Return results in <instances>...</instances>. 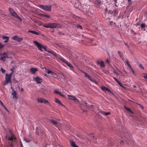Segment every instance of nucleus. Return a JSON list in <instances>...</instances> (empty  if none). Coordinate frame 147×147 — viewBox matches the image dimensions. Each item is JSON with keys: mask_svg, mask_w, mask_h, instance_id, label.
<instances>
[{"mask_svg": "<svg viewBox=\"0 0 147 147\" xmlns=\"http://www.w3.org/2000/svg\"><path fill=\"white\" fill-rule=\"evenodd\" d=\"M33 43L37 47L38 49L40 51H42V49L43 45L39 43L36 41H34Z\"/></svg>", "mask_w": 147, "mask_h": 147, "instance_id": "nucleus-8", "label": "nucleus"}, {"mask_svg": "<svg viewBox=\"0 0 147 147\" xmlns=\"http://www.w3.org/2000/svg\"><path fill=\"white\" fill-rule=\"evenodd\" d=\"M8 139L9 140L12 141L13 140V138L12 137L9 136L8 138Z\"/></svg>", "mask_w": 147, "mask_h": 147, "instance_id": "nucleus-36", "label": "nucleus"}, {"mask_svg": "<svg viewBox=\"0 0 147 147\" xmlns=\"http://www.w3.org/2000/svg\"><path fill=\"white\" fill-rule=\"evenodd\" d=\"M100 63L99 61H97V65H98L99 64H100Z\"/></svg>", "mask_w": 147, "mask_h": 147, "instance_id": "nucleus-55", "label": "nucleus"}, {"mask_svg": "<svg viewBox=\"0 0 147 147\" xmlns=\"http://www.w3.org/2000/svg\"><path fill=\"white\" fill-rule=\"evenodd\" d=\"M114 12L115 15H117L118 14V10L117 9L115 8L113 10V12Z\"/></svg>", "mask_w": 147, "mask_h": 147, "instance_id": "nucleus-30", "label": "nucleus"}, {"mask_svg": "<svg viewBox=\"0 0 147 147\" xmlns=\"http://www.w3.org/2000/svg\"><path fill=\"white\" fill-rule=\"evenodd\" d=\"M44 75L46 77H47L48 75L46 74H45Z\"/></svg>", "mask_w": 147, "mask_h": 147, "instance_id": "nucleus-59", "label": "nucleus"}, {"mask_svg": "<svg viewBox=\"0 0 147 147\" xmlns=\"http://www.w3.org/2000/svg\"><path fill=\"white\" fill-rule=\"evenodd\" d=\"M24 140L25 141H26V142H29V141H27V139H26V138H24Z\"/></svg>", "mask_w": 147, "mask_h": 147, "instance_id": "nucleus-53", "label": "nucleus"}, {"mask_svg": "<svg viewBox=\"0 0 147 147\" xmlns=\"http://www.w3.org/2000/svg\"><path fill=\"white\" fill-rule=\"evenodd\" d=\"M10 14L12 16L15 17L16 18L20 20L21 18L20 17L17 15L16 13L14 11L13 9L11 8H9L8 9Z\"/></svg>", "mask_w": 147, "mask_h": 147, "instance_id": "nucleus-3", "label": "nucleus"}, {"mask_svg": "<svg viewBox=\"0 0 147 147\" xmlns=\"http://www.w3.org/2000/svg\"><path fill=\"white\" fill-rule=\"evenodd\" d=\"M109 12L110 13H113V11H111V10H109Z\"/></svg>", "mask_w": 147, "mask_h": 147, "instance_id": "nucleus-52", "label": "nucleus"}, {"mask_svg": "<svg viewBox=\"0 0 147 147\" xmlns=\"http://www.w3.org/2000/svg\"><path fill=\"white\" fill-rule=\"evenodd\" d=\"M37 70V68H31L30 69V71L32 74H34Z\"/></svg>", "mask_w": 147, "mask_h": 147, "instance_id": "nucleus-15", "label": "nucleus"}, {"mask_svg": "<svg viewBox=\"0 0 147 147\" xmlns=\"http://www.w3.org/2000/svg\"><path fill=\"white\" fill-rule=\"evenodd\" d=\"M109 24L110 25H113L114 26H115L116 25V24L115 23L113 22V21H110L109 22Z\"/></svg>", "mask_w": 147, "mask_h": 147, "instance_id": "nucleus-26", "label": "nucleus"}, {"mask_svg": "<svg viewBox=\"0 0 147 147\" xmlns=\"http://www.w3.org/2000/svg\"><path fill=\"white\" fill-rule=\"evenodd\" d=\"M45 70H47L45 72L48 74H51V75L53 76V77L59 80H60V79L59 77L55 73L49 69H47L46 67L44 68Z\"/></svg>", "mask_w": 147, "mask_h": 147, "instance_id": "nucleus-4", "label": "nucleus"}, {"mask_svg": "<svg viewBox=\"0 0 147 147\" xmlns=\"http://www.w3.org/2000/svg\"><path fill=\"white\" fill-rule=\"evenodd\" d=\"M117 0H114V1L115 2V3H117Z\"/></svg>", "mask_w": 147, "mask_h": 147, "instance_id": "nucleus-58", "label": "nucleus"}, {"mask_svg": "<svg viewBox=\"0 0 147 147\" xmlns=\"http://www.w3.org/2000/svg\"><path fill=\"white\" fill-rule=\"evenodd\" d=\"M37 100L38 102H40L41 103L44 102L45 104H46L47 103H49V102L47 100H45L42 98H38L37 99Z\"/></svg>", "mask_w": 147, "mask_h": 147, "instance_id": "nucleus-10", "label": "nucleus"}, {"mask_svg": "<svg viewBox=\"0 0 147 147\" xmlns=\"http://www.w3.org/2000/svg\"><path fill=\"white\" fill-rule=\"evenodd\" d=\"M70 145L72 147H79L78 146L76 145L75 142L73 141L70 142Z\"/></svg>", "mask_w": 147, "mask_h": 147, "instance_id": "nucleus-17", "label": "nucleus"}, {"mask_svg": "<svg viewBox=\"0 0 147 147\" xmlns=\"http://www.w3.org/2000/svg\"><path fill=\"white\" fill-rule=\"evenodd\" d=\"M1 70L2 72L3 73H4L5 72V70L3 69L2 67L1 68Z\"/></svg>", "mask_w": 147, "mask_h": 147, "instance_id": "nucleus-38", "label": "nucleus"}, {"mask_svg": "<svg viewBox=\"0 0 147 147\" xmlns=\"http://www.w3.org/2000/svg\"><path fill=\"white\" fill-rule=\"evenodd\" d=\"M116 82L118 84H119L121 87H123V88H125V87L123 86V85L121 83V82L120 81H119L118 80Z\"/></svg>", "mask_w": 147, "mask_h": 147, "instance_id": "nucleus-24", "label": "nucleus"}, {"mask_svg": "<svg viewBox=\"0 0 147 147\" xmlns=\"http://www.w3.org/2000/svg\"><path fill=\"white\" fill-rule=\"evenodd\" d=\"M101 113L103 114L104 115H107L110 113V112H108L107 113L105 112L104 111H102L100 112Z\"/></svg>", "mask_w": 147, "mask_h": 147, "instance_id": "nucleus-28", "label": "nucleus"}, {"mask_svg": "<svg viewBox=\"0 0 147 147\" xmlns=\"http://www.w3.org/2000/svg\"><path fill=\"white\" fill-rule=\"evenodd\" d=\"M81 72L84 74L85 77L87 78L89 80L93 82H96L94 79L92 77H91L89 74L84 71H82Z\"/></svg>", "mask_w": 147, "mask_h": 147, "instance_id": "nucleus-6", "label": "nucleus"}, {"mask_svg": "<svg viewBox=\"0 0 147 147\" xmlns=\"http://www.w3.org/2000/svg\"><path fill=\"white\" fill-rule=\"evenodd\" d=\"M67 96L69 97H72V98H69V99L70 100H72L74 101H78V99L75 97V96H73L72 95H67Z\"/></svg>", "mask_w": 147, "mask_h": 147, "instance_id": "nucleus-14", "label": "nucleus"}, {"mask_svg": "<svg viewBox=\"0 0 147 147\" xmlns=\"http://www.w3.org/2000/svg\"><path fill=\"white\" fill-rule=\"evenodd\" d=\"M100 67H104L105 66V64L104 63V62L102 61H101L100 63Z\"/></svg>", "mask_w": 147, "mask_h": 147, "instance_id": "nucleus-27", "label": "nucleus"}, {"mask_svg": "<svg viewBox=\"0 0 147 147\" xmlns=\"http://www.w3.org/2000/svg\"><path fill=\"white\" fill-rule=\"evenodd\" d=\"M105 89H106L105 90V91H109V92H111V91L109 89H108V88H105Z\"/></svg>", "mask_w": 147, "mask_h": 147, "instance_id": "nucleus-44", "label": "nucleus"}, {"mask_svg": "<svg viewBox=\"0 0 147 147\" xmlns=\"http://www.w3.org/2000/svg\"><path fill=\"white\" fill-rule=\"evenodd\" d=\"M143 77L145 79H147V74H145V75Z\"/></svg>", "mask_w": 147, "mask_h": 147, "instance_id": "nucleus-42", "label": "nucleus"}, {"mask_svg": "<svg viewBox=\"0 0 147 147\" xmlns=\"http://www.w3.org/2000/svg\"><path fill=\"white\" fill-rule=\"evenodd\" d=\"M24 90V89L23 88H22L21 89V90H20V91L21 92H23Z\"/></svg>", "mask_w": 147, "mask_h": 147, "instance_id": "nucleus-54", "label": "nucleus"}, {"mask_svg": "<svg viewBox=\"0 0 147 147\" xmlns=\"http://www.w3.org/2000/svg\"><path fill=\"white\" fill-rule=\"evenodd\" d=\"M2 38L3 39H4V40L5 39V40L9 39V37H8L7 36H2Z\"/></svg>", "mask_w": 147, "mask_h": 147, "instance_id": "nucleus-34", "label": "nucleus"}, {"mask_svg": "<svg viewBox=\"0 0 147 147\" xmlns=\"http://www.w3.org/2000/svg\"><path fill=\"white\" fill-rule=\"evenodd\" d=\"M146 26V25L144 23H142L140 25V26L141 28L142 29L144 28Z\"/></svg>", "mask_w": 147, "mask_h": 147, "instance_id": "nucleus-29", "label": "nucleus"}, {"mask_svg": "<svg viewBox=\"0 0 147 147\" xmlns=\"http://www.w3.org/2000/svg\"><path fill=\"white\" fill-rule=\"evenodd\" d=\"M5 110L8 112H9V111L8 110V109L5 106V107H4Z\"/></svg>", "mask_w": 147, "mask_h": 147, "instance_id": "nucleus-45", "label": "nucleus"}, {"mask_svg": "<svg viewBox=\"0 0 147 147\" xmlns=\"http://www.w3.org/2000/svg\"><path fill=\"white\" fill-rule=\"evenodd\" d=\"M75 27L76 28H80L81 30L82 29V26L78 24L76 25Z\"/></svg>", "mask_w": 147, "mask_h": 147, "instance_id": "nucleus-22", "label": "nucleus"}, {"mask_svg": "<svg viewBox=\"0 0 147 147\" xmlns=\"http://www.w3.org/2000/svg\"><path fill=\"white\" fill-rule=\"evenodd\" d=\"M106 62L107 63H109V60L108 59H107L106 60Z\"/></svg>", "mask_w": 147, "mask_h": 147, "instance_id": "nucleus-51", "label": "nucleus"}, {"mask_svg": "<svg viewBox=\"0 0 147 147\" xmlns=\"http://www.w3.org/2000/svg\"><path fill=\"white\" fill-rule=\"evenodd\" d=\"M133 86L134 88H135L136 87V86Z\"/></svg>", "mask_w": 147, "mask_h": 147, "instance_id": "nucleus-64", "label": "nucleus"}, {"mask_svg": "<svg viewBox=\"0 0 147 147\" xmlns=\"http://www.w3.org/2000/svg\"><path fill=\"white\" fill-rule=\"evenodd\" d=\"M47 46L45 45H43L42 48L44 49L47 52V51H49V50L47 49Z\"/></svg>", "mask_w": 147, "mask_h": 147, "instance_id": "nucleus-31", "label": "nucleus"}, {"mask_svg": "<svg viewBox=\"0 0 147 147\" xmlns=\"http://www.w3.org/2000/svg\"><path fill=\"white\" fill-rule=\"evenodd\" d=\"M61 75L62 76H63V77H64V74H63V73H61Z\"/></svg>", "mask_w": 147, "mask_h": 147, "instance_id": "nucleus-57", "label": "nucleus"}, {"mask_svg": "<svg viewBox=\"0 0 147 147\" xmlns=\"http://www.w3.org/2000/svg\"><path fill=\"white\" fill-rule=\"evenodd\" d=\"M38 7L46 11H50L51 10V5H39Z\"/></svg>", "mask_w": 147, "mask_h": 147, "instance_id": "nucleus-2", "label": "nucleus"}, {"mask_svg": "<svg viewBox=\"0 0 147 147\" xmlns=\"http://www.w3.org/2000/svg\"><path fill=\"white\" fill-rule=\"evenodd\" d=\"M118 54H119L120 57L122 59V60L123 61L124 58L123 57V55L122 53H121L120 51H118Z\"/></svg>", "mask_w": 147, "mask_h": 147, "instance_id": "nucleus-19", "label": "nucleus"}, {"mask_svg": "<svg viewBox=\"0 0 147 147\" xmlns=\"http://www.w3.org/2000/svg\"><path fill=\"white\" fill-rule=\"evenodd\" d=\"M55 102L56 103H58V104L60 105H62V103H61V102L57 98H55Z\"/></svg>", "mask_w": 147, "mask_h": 147, "instance_id": "nucleus-21", "label": "nucleus"}, {"mask_svg": "<svg viewBox=\"0 0 147 147\" xmlns=\"http://www.w3.org/2000/svg\"><path fill=\"white\" fill-rule=\"evenodd\" d=\"M43 26L45 28H59L60 27V25L56 23H45L43 25Z\"/></svg>", "mask_w": 147, "mask_h": 147, "instance_id": "nucleus-1", "label": "nucleus"}, {"mask_svg": "<svg viewBox=\"0 0 147 147\" xmlns=\"http://www.w3.org/2000/svg\"><path fill=\"white\" fill-rule=\"evenodd\" d=\"M21 146L22 147H23V145H22V143H21Z\"/></svg>", "mask_w": 147, "mask_h": 147, "instance_id": "nucleus-62", "label": "nucleus"}, {"mask_svg": "<svg viewBox=\"0 0 147 147\" xmlns=\"http://www.w3.org/2000/svg\"><path fill=\"white\" fill-rule=\"evenodd\" d=\"M138 66L140 67V68L143 69V70H144V69L141 63H139L138 64Z\"/></svg>", "mask_w": 147, "mask_h": 147, "instance_id": "nucleus-33", "label": "nucleus"}, {"mask_svg": "<svg viewBox=\"0 0 147 147\" xmlns=\"http://www.w3.org/2000/svg\"><path fill=\"white\" fill-rule=\"evenodd\" d=\"M130 68L131 69V71L132 72V73L134 74H135V72L132 69V68L131 67V68Z\"/></svg>", "mask_w": 147, "mask_h": 147, "instance_id": "nucleus-41", "label": "nucleus"}, {"mask_svg": "<svg viewBox=\"0 0 147 147\" xmlns=\"http://www.w3.org/2000/svg\"><path fill=\"white\" fill-rule=\"evenodd\" d=\"M40 16H41L47 18H49L50 17V16L48 15L43 14H40Z\"/></svg>", "mask_w": 147, "mask_h": 147, "instance_id": "nucleus-18", "label": "nucleus"}, {"mask_svg": "<svg viewBox=\"0 0 147 147\" xmlns=\"http://www.w3.org/2000/svg\"><path fill=\"white\" fill-rule=\"evenodd\" d=\"M113 78L116 82L118 80L116 78L114 77Z\"/></svg>", "mask_w": 147, "mask_h": 147, "instance_id": "nucleus-50", "label": "nucleus"}, {"mask_svg": "<svg viewBox=\"0 0 147 147\" xmlns=\"http://www.w3.org/2000/svg\"><path fill=\"white\" fill-rule=\"evenodd\" d=\"M124 44L127 47V48H129V46L128 45L127 43H126L125 42H124Z\"/></svg>", "mask_w": 147, "mask_h": 147, "instance_id": "nucleus-39", "label": "nucleus"}, {"mask_svg": "<svg viewBox=\"0 0 147 147\" xmlns=\"http://www.w3.org/2000/svg\"><path fill=\"white\" fill-rule=\"evenodd\" d=\"M4 47V46L2 45H0V49L1 48H2L3 47Z\"/></svg>", "mask_w": 147, "mask_h": 147, "instance_id": "nucleus-47", "label": "nucleus"}, {"mask_svg": "<svg viewBox=\"0 0 147 147\" xmlns=\"http://www.w3.org/2000/svg\"><path fill=\"white\" fill-rule=\"evenodd\" d=\"M18 38V37L17 36L15 35V36H14L12 37L11 38L13 40H14L17 41Z\"/></svg>", "mask_w": 147, "mask_h": 147, "instance_id": "nucleus-25", "label": "nucleus"}, {"mask_svg": "<svg viewBox=\"0 0 147 147\" xmlns=\"http://www.w3.org/2000/svg\"><path fill=\"white\" fill-rule=\"evenodd\" d=\"M54 92L56 94H60V92L57 90H55Z\"/></svg>", "mask_w": 147, "mask_h": 147, "instance_id": "nucleus-37", "label": "nucleus"}, {"mask_svg": "<svg viewBox=\"0 0 147 147\" xmlns=\"http://www.w3.org/2000/svg\"><path fill=\"white\" fill-rule=\"evenodd\" d=\"M11 88L12 90V93H11V94L13 96V98H16L17 99L18 98V97L16 95L17 93L16 91L14 90L13 88L12 87H11Z\"/></svg>", "mask_w": 147, "mask_h": 147, "instance_id": "nucleus-9", "label": "nucleus"}, {"mask_svg": "<svg viewBox=\"0 0 147 147\" xmlns=\"http://www.w3.org/2000/svg\"><path fill=\"white\" fill-rule=\"evenodd\" d=\"M0 55H2L1 57V59L3 61H5L6 59V57L7 56V54L6 53H1Z\"/></svg>", "mask_w": 147, "mask_h": 147, "instance_id": "nucleus-11", "label": "nucleus"}, {"mask_svg": "<svg viewBox=\"0 0 147 147\" xmlns=\"http://www.w3.org/2000/svg\"><path fill=\"white\" fill-rule=\"evenodd\" d=\"M124 108L127 111L131 112L132 113H133V112L132 111L131 109L127 107L126 106H124Z\"/></svg>", "mask_w": 147, "mask_h": 147, "instance_id": "nucleus-23", "label": "nucleus"}, {"mask_svg": "<svg viewBox=\"0 0 147 147\" xmlns=\"http://www.w3.org/2000/svg\"><path fill=\"white\" fill-rule=\"evenodd\" d=\"M0 104H1V105L3 107H5V106H4V105H3V102H2L1 100H0Z\"/></svg>", "mask_w": 147, "mask_h": 147, "instance_id": "nucleus-40", "label": "nucleus"}, {"mask_svg": "<svg viewBox=\"0 0 147 147\" xmlns=\"http://www.w3.org/2000/svg\"><path fill=\"white\" fill-rule=\"evenodd\" d=\"M59 95L63 97H65V95L63 94H61V93H60V94H59Z\"/></svg>", "mask_w": 147, "mask_h": 147, "instance_id": "nucleus-43", "label": "nucleus"}, {"mask_svg": "<svg viewBox=\"0 0 147 147\" xmlns=\"http://www.w3.org/2000/svg\"><path fill=\"white\" fill-rule=\"evenodd\" d=\"M60 59L63 62L66 64V65L70 68L71 70H72L73 69V66L72 65L69 63L67 61L62 57L60 58Z\"/></svg>", "mask_w": 147, "mask_h": 147, "instance_id": "nucleus-7", "label": "nucleus"}, {"mask_svg": "<svg viewBox=\"0 0 147 147\" xmlns=\"http://www.w3.org/2000/svg\"><path fill=\"white\" fill-rule=\"evenodd\" d=\"M12 72L9 74H6L5 77V80L4 84V85H5L7 84L8 82H11V77Z\"/></svg>", "mask_w": 147, "mask_h": 147, "instance_id": "nucleus-5", "label": "nucleus"}, {"mask_svg": "<svg viewBox=\"0 0 147 147\" xmlns=\"http://www.w3.org/2000/svg\"><path fill=\"white\" fill-rule=\"evenodd\" d=\"M28 32L37 35H39V33L36 32L34 31L29 30Z\"/></svg>", "mask_w": 147, "mask_h": 147, "instance_id": "nucleus-20", "label": "nucleus"}, {"mask_svg": "<svg viewBox=\"0 0 147 147\" xmlns=\"http://www.w3.org/2000/svg\"><path fill=\"white\" fill-rule=\"evenodd\" d=\"M23 40V39L22 38L18 37L17 39V41H18L19 42H20V41H22V40Z\"/></svg>", "mask_w": 147, "mask_h": 147, "instance_id": "nucleus-35", "label": "nucleus"}, {"mask_svg": "<svg viewBox=\"0 0 147 147\" xmlns=\"http://www.w3.org/2000/svg\"><path fill=\"white\" fill-rule=\"evenodd\" d=\"M49 123H51L55 126L56 127L57 126V122L53 119H51L49 120Z\"/></svg>", "mask_w": 147, "mask_h": 147, "instance_id": "nucleus-12", "label": "nucleus"}, {"mask_svg": "<svg viewBox=\"0 0 147 147\" xmlns=\"http://www.w3.org/2000/svg\"><path fill=\"white\" fill-rule=\"evenodd\" d=\"M10 57H8L7 55V57H6V58H9Z\"/></svg>", "mask_w": 147, "mask_h": 147, "instance_id": "nucleus-60", "label": "nucleus"}, {"mask_svg": "<svg viewBox=\"0 0 147 147\" xmlns=\"http://www.w3.org/2000/svg\"><path fill=\"white\" fill-rule=\"evenodd\" d=\"M9 39L6 40L4 41V42L5 43H7L9 42Z\"/></svg>", "mask_w": 147, "mask_h": 147, "instance_id": "nucleus-46", "label": "nucleus"}, {"mask_svg": "<svg viewBox=\"0 0 147 147\" xmlns=\"http://www.w3.org/2000/svg\"><path fill=\"white\" fill-rule=\"evenodd\" d=\"M126 63L129 68H131V66L129 63V62L127 59H126Z\"/></svg>", "mask_w": 147, "mask_h": 147, "instance_id": "nucleus-32", "label": "nucleus"}, {"mask_svg": "<svg viewBox=\"0 0 147 147\" xmlns=\"http://www.w3.org/2000/svg\"><path fill=\"white\" fill-rule=\"evenodd\" d=\"M113 73H114V74H117V71H116V70H114V71H113Z\"/></svg>", "mask_w": 147, "mask_h": 147, "instance_id": "nucleus-49", "label": "nucleus"}, {"mask_svg": "<svg viewBox=\"0 0 147 147\" xmlns=\"http://www.w3.org/2000/svg\"><path fill=\"white\" fill-rule=\"evenodd\" d=\"M105 88H107L105 87H103V88H102V89L104 91H105V90H106Z\"/></svg>", "mask_w": 147, "mask_h": 147, "instance_id": "nucleus-48", "label": "nucleus"}, {"mask_svg": "<svg viewBox=\"0 0 147 147\" xmlns=\"http://www.w3.org/2000/svg\"><path fill=\"white\" fill-rule=\"evenodd\" d=\"M34 79L36 81L37 84L40 83L42 82V80L38 77L34 78Z\"/></svg>", "mask_w": 147, "mask_h": 147, "instance_id": "nucleus-13", "label": "nucleus"}, {"mask_svg": "<svg viewBox=\"0 0 147 147\" xmlns=\"http://www.w3.org/2000/svg\"><path fill=\"white\" fill-rule=\"evenodd\" d=\"M47 52L51 53L56 57H57L56 53L54 51L51 50H49V51H47Z\"/></svg>", "mask_w": 147, "mask_h": 147, "instance_id": "nucleus-16", "label": "nucleus"}, {"mask_svg": "<svg viewBox=\"0 0 147 147\" xmlns=\"http://www.w3.org/2000/svg\"><path fill=\"white\" fill-rule=\"evenodd\" d=\"M128 2H130L131 1V0H127Z\"/></svg>", "mask_w": 147, "mask_h": 147, "instance_id": "nucleus-61", "label": "nucleus"}, {"mask_svg": "<svg viewBox=\"0 0 147 147\" xmlns=\"http://www.w3.org/2000/svg\"><path fill=\"white\" fill-rule=\"evenodd\" d=\"M116 3H115V6H116V7H117V6H118L117 5V4H116Z\"/></svg>", "mask_w": 147, "mask_h": 147, "instance_id": "nucleus-63", "label": "nucleus"}, {"mask_svg": "<svg viewBox=\"0 0 147 147\" xmlns=\"http://www.w3.org/2000/svg\"><path fill=\"white\" fill-rule=\"evenodd\" d=\"M121 144H123V141H121L120 142Z\"/></svg>", "mask_w": 147, "mask_h": 147, "instance_id": "nucleus-56", "label": "nucleus"}]
</instances>
